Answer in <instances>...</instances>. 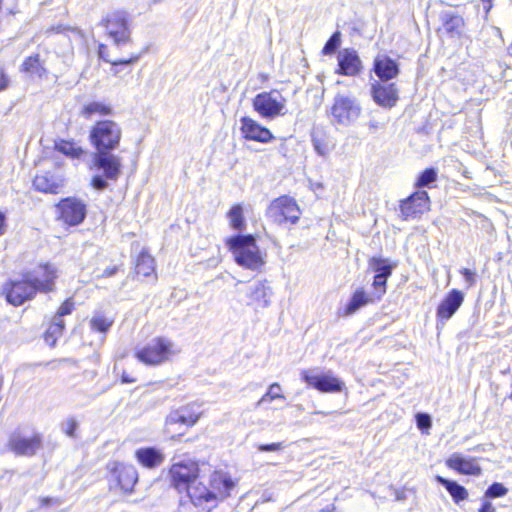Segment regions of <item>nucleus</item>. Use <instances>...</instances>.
<instances>
[{
    "label": "nucleus",
    "mask_w": 512,
    "mask_h": 512,
    "mask_svg": "<svg viewBox=\"0 0 512 512\" xmlns=\"http://www.w3.org/2000/svg\"><path fill=\"white\" fill-rule=\"evenodd\" d=\"M437 180V171L434 168L425 169L417 179V188L430 187Z\"/></svg>",
    "instance_id": "ea45409f"
},
{
    "label": "nucleus",
    "mask_w": 512,
    "mask_h": 512,
    "mask_svg": "<svg viewBox=\"0 0 512 512\" xmlns=\"http://www.w3.org/2000/svg\"><path fill=\"white\" fill-rule=\"evenodd\" d=\"M64 328H65L64 321L56 320V318L53 317V319L45 333L46 343L53 347L56 344L57 339L62 336Z\"/></svg>",
    "instance_id": "473e14b6"
},
{
    "label": "nucleus",
    "mask_w": 512,
    "mask_h": 512,
    "mask_svg": "<svg viewBox=\"0 0 512 512\" xmlns=\"http://www.w3.org/2000/svg\"><path fill=\"white\" fill-rule=\"evenodd\" d=\"M361 113L359 103L353 97L337 94L330 109L332 119L337 124L348 126L356 121Z\"/></svg>",
    "instance_id": "1a4fd4ad"
},
{
    "label": "nucleus",
    "mask_w": 512,
    "mask_h": 512,
    "mask_svg": "<svg viewBox=\"0 0 512 512\" xmlns=\"http://www.w3.org/2000/svg\"><path fill=\"white\" fill-rule=\"evenodd\" d=\"M461 274L463 275L465 282L467 283L468 287H471L476 282V274L475 272L469 270V269H462Z\"/></svg>",
    "instance_id": "09e8293b"
},
{
    "label": "nucleus",
    "mask_w": 512,
    "mask_h": 512,
    "mask_svg": "<svg viewBox=\"0 0 512 512\" xmlns=\"http://www.w3.org/2000/svg\"><path fill=\"white\" fill-rule=\"evenodd\" d=\"M226 244L239 266L252 271H257L264 266L266 253L260 250L254 236H233L227 239Z\"/></svg>",
    "instance_id": "7ed1b4c3"
},
{
    "label": "nucleus",
    "mask_w": 512,
    "mask_h": 512,
    "mask_svg": "<svg viewBox=\"0 0 512 512\" xmlns=\"http://www.w3.org/2000/svg\"><path fill=\"white\" fill-rule=\"evenodd\" d=\"M92 162L94 167L103 173V175H95L91 181L92 187L98 191L108 187V180L116 181L121 175V158L113 151H95Z\"/></svg>",
    "instance_id": "20e7f679"
},
{
    "label": "nucleus",
    "mask_w": 512,
    "mask_h": 512,
    "mask_svg": "<svg viewBox=\"0 0 512 512\" xmlns=\"http://www.w3.org/2000/svg\"><path fill=\"white\" fill-rule=\"evenodd\" d=\"M73 309L74 302L71 298H69L61 304L54 317L56 320H63V316L71 314Z\"/></svg>",
    "instance_id": "c03bdc74"
},
{
    "label": "nucleus",
    "mask_w": 512,
    "mask_h": 512,
    "mask_svg": "<svg viewBox=\"0 0 512 512\" xmlns=\"http://www.w3.org/2000/svg\"><path fill=\"white\" fill-rule=\"evenodd\" d=\"M272 288L266 280H258L251 284L247 290V297L250 299L249 305H255L257 308H267L270 305Z\"/></svg>",
    "instance_id": "a211bd4d"
},
{
    "label": "nucleus",
    "mask_w": 512,
    "mask_h": 512,
    "mask_svg": "<svg viewBox=\"0 0 512 512\" xmlns=\"http://www.w3.org/2000/svg\"><path fill=\"white\" fill-rule=\"evenodd\" d=\"M33 185L38 191L57 194L63 187V180L54 173L44 172L35 176Z\"/></svg>",
    "instance_id": "b1692460"
},
{
    "label": "nucleus",
    "mask_w": 512,
    "mask_h": 512,
    "mask_svg": "<svg viewBox=\"0 0 512 512\" xmlns=\"http://www.w3.org/2000/svg\"><path fill=\"white\" fill-rule=\"evenodd\" d=\"M108 35L120 47L130 41V31L126 16L123 12H116L103 20Z\"/></svg>",
    "instance_id": "ddd939ff"
},
{
    "label": "nucleus",
    "mask_w": 512,
    "mask_h": 512,
    "mask_svg": "<svg viewBox=\"0 0 512 512\" xmlns=\"http://www.w3.org/2000/svg\"><path fill=\"white\" fill-rule=\"evenodd\" d=\"M111 113L112 108L109 105L96 101L85 104L80 112L85 118H90L94 114L110 115Z\"/></svg>",
    "instance_id": "72a5a7b5"
},
{
    "label": "nucleus",
    "mask_w": 512,
    "mask_h": 512,
    "mask_svg": "<svg viewBox=\"0 0 512 512\" xmlns=\"http://www.w3.org/2000/svg\"><path fill=\"white\" fill-rule=\"evenodd\" d=\"M416 422L420 430H428L431 427V417L428 414L418 413Z\"/></svg>",
    "instance_id": "49530a36"
},
{
    "label": "nucleus",
    "mask_w": 512,
    "mask_h": 512,
    "mask_svg": "<svg viewBox=\"0 0 512 512\" xmlns=\"http://www.w3.org/2000/svg\"><path fill=\"white\" fill-rule=\"evenodd\" d=\"M430 210V199L426 191H416L401 201L400 213L403 220L417 218Z\"/></svg>",
    "instance_id": "4468645a"
},
{
    "label": "nucleus",
    "mask_w": 512,
    "mask_h": 512,
    "mask_svg": "<svg viewBox=\"0 0 512 512\" xmlns=\"http://www.w3.org/2000/svg\"><path fill=\"white\" fill-rule=\"evenodd\" d=\"M8 78L5 75L2 67H0V91L4 90L8 86Z\"/></svg>",
    "instance_id": "3c124183"
},
{
    "label": "nucleus",
    "mask_w": 512,
    "mask_h": 512,
    "mask_svg": "<svg viewBox=\"0 0 512 512\" xmlns=\"http://www.w3.org/2000/svg\"><path fill=\"white\" fill-rule=\"evenodd\" d=\"M508 489L501 483H493L485 492L487 498H497L506 495Z\"/></svg>",
    "instance_id": "37998d69"
},
{
    "label": "nucleus",
    "mask_w": 512,
    "mask_h": 512,
    "mask_svg": "<svg viewBox=\"0 0 512 512\" xmlns=\"http://www.w3.org/2000/svg\"><path fill=\"white\" fill-rule=\"evenodd\" d=\"M339 73L346 76H354L361 70V60L356 51L344 49L338 54Z\"/></svg>",
    "instance_id": "4be33fe9"
},
{
    "label": "nucleus",
    "mask_w": 512,
    "mask_h": 512,
    "mask_svg": "<svg viewBox=\"0 0 512 512\" xmlns=\"http://www.w3.org/2000/svg\"><path fill=\"white\" fill-rule=\"evenodd\" d=\"M257 449L260 452H276L283 449V443L260 444Z\"/></svg>",
    "instance_id": "de8ad7c7"
},
{
    "label": "nucleus",
    "mask_w": 512,
    "mask_h": 512,
    "mask_svg": "<svg viewBox=\"0 0 512 512\" xmlns=\"http://www.w3.org/2000/svg\"><path fill=\"white\" fill-rule=\"evenodd\" d=\"M237 481L223 471H215L210 476V488L198 483L189 492V499L196 512H210L220 501L230 497Z\"/></svg>",
    "instance_id": "f03ea898"
},
{
    "label": "nucleus",
    "mask_w": 512,
    "mask_h": 512,
    "mask_svg": "<svg viewBox=\"0 0 512 512\" xmlns=\"http://www.w3.org/2000/svg\"><path fill=\"white\" fill-rule=\"evenodd\" d=\"M230 225L234 230L242 231L245 229V219L243 216V208L240 204L231 207L228 212Z\"/></svg>",
    "instance_id": "c9c22d12"
},
{
    "label": "nucleus",
    "mask_w": 512,
    "mask_h": 512,
    "mask_svg": "<svg viewBox=\"0 0 512 512\" xmlns=\"http://www.w3.org/2000/svg\"><path fill=\"white\" fill-rule=\"evenodd\" d=\"M135 455L137 460L147 468L159 466L164 461L163 454L153 447L138 449Z\"/></svg>",
    "instance_id": "a878e982"
},
{
    "label": "nucleus",
    "mask_w": 512,
    "mask_h": 512,
    "mask_svg": "<svg viewBox=\"0 0 512 512\" xmlns=\"http://www.w3.org/2000/svg\"><path fill=\"white\" fill-rule=\"evenodd\" d=\"M113 323V317L108 316L104 312L98 311L95 312L94 315L92 316L89 325L93 331L106 333L109 331Z\"/></svg>",
    "instance_id": "2f4dec72"
},
{
    "label": "nucleus",
    "mask_w": 512,
    "mask_h": 512,
    "mask_svg": "<svg viewBox=\"0 0 512 512\" xmlns=\"http://www.w3.org/2000/svg\"><path fill=\"white\" fill-rule=\"evenodd\" d=\"M112 473L125 493H130L138 481V473L134 466L123 463H114Z\"/></svg>",
    "instance_id": "6ab92c4d"
},
{
    "label": "nucleus",
    "mask_w": 512,
    "mask_h": 512,
    "mask_svg": "<svg viewBox=\"0 0 512 512\" xmlns=\"http://www.w3.org/2000/svg\"><path fill=\"white\" fill-rule=\"evenodd\" d=\"M281 392L282 388L279 383L271 384L267 392L256 403V407H261L266 402H271L277 399H285V396Z\"/></svg>",
    "instance_id": "58836bf2"
},
{
    "label": "nucleus",
    "mask_w": 512,
    "mask_h": 512,
    "mask_svg": "<svg viewBox=\"0 0 512 512\" xmlns=\"http://www.w3.org/2000/svg\"><path fill=\"white\" fill-rule=\"evenodd\" d=\"M180 353L176 344L168 338L157 337L136 351L139 361L146 365H159Z\"/></svg>",
    "instance_id": "423d86ee"
},
{
    "label": "nucleus",
    "mask_w": 512,
    "mask_h": 512,
    "mask_svg": "<svg viewBox=\"0 0 512 512\" xmlns=\"http://www.w3.org/2000/svg\"><path fill=\"white\" fill-rule=\"evenodd\" d=\"M172 486L179 492H187L197 484H194L199 476L198 463L191 459H184L173 463L169 471Z\"/></svg>",
    "instance_id": "0eeeda50"
},
{
    "label": "nucleus",
    "mask_w": 512,
    "mask_h": 512,
    "mask_svg": "<svg viewBox=\"0 0 512 512\" xmlns=\"http://www.w3.org/2000/svg\"><path fill=\"white\" fill-rule=\"evenodd\" d=\"M199 414L195 409V405H186L170 412L166 419V425L181 424L187 427L192 426L198 421Z\"/></svg>",
    "instance_id": "412c9836"
},
{
    "label": "nucleus",
    "mask_w": 512,
    "mask_h": 512,
    "mask_svg": "<svg viewBox=\"0 0 512 512\" xmlns=\"http://www.w3.org/2000/svg\"><path fill=\"white\" fill-rule=\"evenodd\" d=\"M301 378L308 386L323 393L340 392L344 386V383L331 371L321 372L319 368L303 370Z\"/></svg>",
    "instance_id": "9b49d317"
},
{
    "label": "nucleus",
    "mask_w": 512,
    "mask_h": 512,
    "mask_svg": "<svg viewBox=\"0 0 512 512\" xmlns=\"http://www.w3.org/2000/svg\"><path fill=\"white\" fill-rule=\"evenodd\" d=\"M122 382H124V383H132V382H134V380L130 379L127 375L123 374L122 375Z\"/></svg>",
    "instance_id": "4d7b16f0"
},
{
    "label": "nucleus",
    "mask_w": 512,
    "mask_h": 512,
    "mask_svg": "<svg viewBox=\"0 0 512 512\" xmlns=\"http://www.w3.org/2000/svg\"><path fill=\"white\" fill-rule=\"evenodd\" d=\"M98 53H99V57L101 59H103L104 61L109 62V63L112 64V66H113L112 67V72L115 75L119 74V70L117 69V67L119 65H129V64H132V63H134V62H136L138 60V56H133V57H131L129 59H120V60H117V61L110 60L108 58V55H107V46H105L103 44H101L99 46Z\"/></svg>",
    "instance_id": "4c0bfd02"
},
{
    "label": "nucleus",
    "mask_w": 512,
    "mask_h": 512,
    "mask_svg": "<svg viewBox=\"0 0 512 512\" xmlns=\"http://www.w3.org/2000/svg\"><path fill=\"white\" fill-rule=\"evenodd\" d=\"M301 214L295 199L287 195L274 199L267 209L268 217L277 224L284 222L295 224L298 222Z\"/></svg>",
    "instance_id": "6e6552de"
},
{
    "label": "nucleus",
    "mask_w": 512,
    "mask_h": 512,
    "mask_svg": "<svg viewBox=\"0 0 512 512\" xmlns=\"http://www.w3.org/2000/svg\"><path fill=\"white\" fill-rule=\"evenodd\" d=\"M270 500H271L270 496H266L265 494L263 495V502H267V501H270Z\"/></svg>",
    "instance_id": "bf43d9fd"
},
{
    "label": "nucleus",
    "mask_w": 512,
    "mask_h": 512,
    "mask_svg": "<svg viewBox=\"0 0 512 512\" xmlns=\"http://www.w3.org/2000/svg\"><path fill=\"white\" fill-rule=\"evenodd\" d=\"M57 208L60 213V219L71 226L82 223L87 213L86 204L74 197L61 200Z\"/></svg>",
    "instance_id": "f8f14e48"
},
{
    "label": "nucleus",
    "mask_w": 512,
    "mask_h": 512,
    "mask_svg": "<svg viewBox=\"0 0 512 512\" xmlns=\"http://www.w3.org/2000/svg\"><path fill=\"white\" fill-rule=\"evenodd\" d=\"M253 107L264 118H275L286 112V99L276 90L262 92L253 99Z\"/></svg>",
    "instance_id": "9d476101"
},
{
    "label": "nucleus",
    "mask_w": 512,
    "mask_h": 512,
    "mask_svg": "<svg viewBox=\"0 0 512 512\" xmlns=\"http://www.w3.org/2000/svg\"><path fill=\"white\" fill-rule=\"evenodd\" d=\"M464 296L459 290H452L437 308V317L442 320L450 319L463 303Z\"/></svg>",
    "instance_id": "5701e85b"
},
{
    "label": "nucleus",
    "mask_w": 512,
    "mask_h": 512,
    "mask_svg": "<svg viewBox=\"0 0 512 512\" xmlns=\"http://www.w3.org/2000/svg\"><path fill=\"white\" fill-rule=\"evenodd\" d=\"M436 480L438 483H440L447 489V491L452 496L455 502L458 503L467 498V490L463 486L459 485L457 482L447 480L442 476H437Z\"/></svg>",
    "instance_id": "c756f323"
},
{
    "label": "nucleus",
    "mask_w": 512,
    "mask_h": 512,
    "mask_svg": "<svg viewBox=\"0 0 512 512\" xmlns=\"http://www.w3.org/2000/svg\"><path fill=\"white\" fill-rule=\"evenodd\" d=\"M66 425H67V428L65 431H66L67 435L73 437L75 434V431L78 427L77 422L74 419H70L67 421Z\"/></svg>",
    "instance_id": "8fccbe9b"
},
{
    "label": "nucleus",
    "mask_w": 512,
    "mask_h": 512,
    "mask_svg": "<svg viewBox=\"0 0 512 512\" xmlns=\"http://www.w3.org/2000/svg\"><path fill=\"white\" fill-rule=\"evenodd\" d=\"M57 278L55 266L46 264L23 275L20 280L10 281L4 286L7 301L19 306L31 300L38 291L50 292L54 289V280Z\"/></svg>",
    "instance_id": "f257e3e1"
},
{
    "label": "nucleus",
    "mask_w": 512,
    "mask_h": 512,
    "mask_svg": "<svg viewBox=\"0 0 512 512\" xmlns=\"http://www.w3.org/2000/svg\"><path fill=\"white\" fill-rule=\"evenodd\" d=\"M446 465L466 475H480L481 473V468L473 459H466L458 454L450 456L446 461Z\"/></svg>",
    "instance_id": "393cba45"
},
{
    "label": "nucleus",
    "mask_w": 512,
    "mask_h": 512,
    "mask_svg": "<svg viewBox=\"0 0 512 512\" xmlns=\"http://www.w3.org/2000/svg\"><path fill=\"white\" fill-rule=\"evenodd\" d=\"M370 268L376 273L384 277H389L394 268L387 259L373 257L369 261Z\"/></svg>",
    "instance_id": "e433bc0d"
},
{
    "label": "nucleus",
    "mask_w": 512,
    "mask_h": 512,
    "mask_svg": "<svg viewBox=\"0 0 512 512\" xmlns=\"http://www.w3.org/2000/svg\"><path fill=\"white\" fill-rule=\"evenodd\" d=\"M22 68L23 71L30 74L31 76L41 77L45 73V69L39 59L38 54L28 57L24 61Z\"/></svg>",
    "instance_id": "f704fd0d"
},
{
    "label": "nucleus",
    "mask_w": 512,
    "mask_h": 512,
    "mask_svg": "<svg viewBox=\"0 0 512 512\" xmlns=\"http://www.w3.org/2000/svg\"><path fill=\"white\" fill-rule=\"evenodd\" d=\"M373 69L382 82L396 78L400 72L397 62L387 55H378L374 60Z\"/></svg>",
    "instance_id": "aec40b11"
},
{
    "label": "nucleus",
    "mask_w": 512,
    "mask_h": 512,
    "mask_svg": "<svg viewBox=\"0 0 512 512\" xmlns=\"http://www.w3.org/2000/svg\"><path fill=\"white\" fill-rule=\"evenodd\" d=\"M240 131L242 136L249 141L269 143L274 139V136L269 129L261 126L250 117H242L240 119Z\"/></svg>",
    "instance_id": "2eb2a0df"
},
{
    "label": "nucleus",
    "mask_w": 512,
    "mask_h": 512,
    "mask_svg": "<svg viewBox=\"0 0 512 512\" xmlns=\"http://www.w3.org/2000/svg\"><path fill=\"white\" fill-rule=\"evenodd\" d=\"M341 44V33L339 31L334 32L331 37L328 39L326 44L323 47V54L331 55L336 52Z\"/></svg>",
    "instance_id": "a19ab883"
},
{
    "label": "nucleus",
    "mask_w": 512,
    "mask_h": 512,
    "mask_svg": "<svg viewBox=\"0 0 512 512\" xmlns=\"http://www.w3.org/2000/svg\"><path fill=\"white\" fill-rule=\"evenodd\" d=\"M479 512H495V508L491 502L485 501L482 504V507L480 508Z\"/></svg>",
    "instance_id": "864d4df0"
},
{
    "label": "nucleus",
    "mask_w": 512,
    "mask_h": 512,
    "mask_svg": "<svg viewBox=\"0 0 512 512\" xmlns=\"http://www.w3.org/2000/svg\"><path fill=\"white\" fill-rule=\"evenodd\" d=\"M483 3H484L485 12L488 13L492 8V1H485Z\"/></svg>",
    "instance_id": "6e6d98bb"
},
{
    "label": "nucleus",
    "mask_w": 512,
    "mask_h": 512,
    "mask_svg": "<svg viewBox=\"0 0 512 512\" xmlns=\"http://www.w3.org/2000/svg\"><path fill=\"white\" fill-rule=\"evenodd\" d=\"M371 92L374 101L384 108L394 107L399 100V89L394 83L386 84L375 81L372 84Z\"/></svg>",
    "instance_id": "dca6fc26"
},
{
    "label": "nucleus",
    "mask_w": 512,
    "mask_h": 512,
    "mask_svg": "<svg viewBox=\"0 0 512 512\" xmlns=\"http://www.w3.org/2000/svg\"><path fill=\"white\" fill-rule=\"evenodd\" d=\"M116 272H117L116 266L108 267L103 271L101 276L102 277H111V276L115 275Z\"/></svg>",
    "instance_id": "5fc2aeb1"
},
{
    "label": "nucleus",
    "mask_w": 512,
    "mask_h": 512,
    "mask_svg": "<svg viewBox=\"0 0 512 512\" xmlns=\"http://www.w3.org/2000/svg\"><path fill=\"white\" fill-rule=\"evenodd\" d=\"M122 137L120 125L112 120L98 121L90 130L89 139L95 151H114Z\"/></svg>",
    "instance_id": "39448f33"
},
{
    "label": "nucleus",
    "mask_w": 512,
    "mask_h": 512,
    "mask_svg": "<svg viewBox=\"0 0 512 512\" xmlns=\"http://www.w3.org/2000/svg\"><path fill=\"white\" fill-rule=\"evenodd\" d=\"M443 27L445 31L451 36L460 35V29L464 25V20L461 16L451 13L444 12L441 15Z\"/></svg>",
    "instance_id": "cd10ccee"
},
{
    "label": "nucleus",
    "mask_w": 512,
    "mask_h": 512,
    "mask_svg": "<svg viewBox=\"0 0 512 512\" xmlns=\"http://www.w3.org/2000/svg\"><path fill=\"white\" fill-rule=\"evenodd\" d=\"M334 510H335V507L332 506L331 508L322 509L319 512H334Z\"/></svg>",
    "instance_id": "13d9d810"
},
{
    "label": "nucleus",
    "mask_w": 512,
    "mask_h": 512,
    "mask_svg": "<svg viewBox=\"0 0 512 512\" xmlns=\"http://www.w3.org/2000/svg\"><path fill=\"white\" fill-rule=\"evenodd\" d=\"M315 414L327 415V413L316 411Z\"/></svg>",
    "instance_id": "052dcab7"
},
{
    "label": "nucleus",
    "mask_w": 512,
    "mask_h": 512,
    "mask_svg": "<svg viewBox=\"0 0 512 512\" xmlns=\"http://www.w3.org/2000/svg\"><path fill=\"white\" fill-rule=\"evenodd\" d=\"M388 277H384L381 275H375L373 286L378 292V299L381 298V296L386 292L385 286L387 282Z\"/></svg>",
    "instance_id": "a18cd8bd"
},
{
    "label": "nucleus",
    "mask_w": 512,
    "mask_h": 512,
    "mask_svg": "<svg viewBox=\"0 0 512 512\" xmlns=\"http://www.w3.org/2000/svg\"><path fill=\"white\" fill-rule=\"evenodd\" d=\"M41 442L39 435L27 438L19 433H14L9 439V446L17 455L32 456L41 447Z\"/></svg>",
    "instance_id": "f3484780"
},
{
    "label": "nucleus",
    "mask_w": 512,
    "mask_h": 512,
    "mask_svg": "<svg viewBox=\"0 0 512 512\" xmlns=\"http://www.w3.org/2000/svg\"><path fill=\"white\" fill-rule=\"evenodd\" d=\"M510 398L512 399V393H511V396H510Z\"/></svg>",
    "instance_id": "680f3d73"
},
{
    "label": "nucleus",
    "mask_w": 512,
    "mask_h": 512,
    "mask_svg": "<svg viewBox=\"0 0 512 512\" xmlns=\"http://www.w3.org/2000/svg\"><path fill=\"white\" fill-rule=\"evenodd\" d=\"M312 144L314 147V150L317 152V154L321 156H326L330 152V148L324 138L319 137L315 134L312 135Z\"/></svg>",
    "instance_id": "79ce46f5"
},
{
    "label": "nucleus",
    "mask_w": 512,
    "mask_h": 512,
    "mask_svg": "<svg viewBox=\"0 0 512 512\" xmlns=\"http://www.w3.org/2000/svg\"><path fill=\"white\" fill-rule=\"evenodd\" d=\"M372 302V299L363 289H357L345 307V315H352L363 306Z\"/></svg>",
    "instance_id": "c85d7f7f"
},
{
    "label": "nucleus",
    "mask_w": 512,
    "mask_h": 512,
    "mask_svg": "<svg viewBox=\"0 0 512 512\" xmlns=\"http://www.w3.org/2000/svg\"><path fill=\"white\" fill-rule=\"evenodd\" d=\"M6 228H7L6 215L0 211V236L5 234Z\"/></svg>",
    "instance_id": "603ef678"
},
{
    "label": "nucleus",
    "mask_w": 512,
    "mask_h": 512,
    "mask_svg": "<svg viewBox=\"0 0 512 512\" xmlns=\"http://www.w3.org/2000/svg\"><path fill=\"white\" fill-rule=\"evenodd\" d=\"M154 270H155L154 258L145 251L141 252L136 260V265H135L136 273L138 275L148 277L152 273H154Z\"/></svg>",
    "instance_id": "7c9ffc66"
},
{
    "label": "nucleus",
    "mask_w": 512,
    "mask_h": 512,
    "mask_svg": "<svg viewBox=\"0 0 512 512\" xmlns=\"http://www.w3.org/2000/svg\"><path fill=\"white\" fill-rule=\"evenodd\" d=\"M55 150L72 159H79L86 154L76 142L59 140L55 142Z\"/></svg>",
    "instance_id": "bb28decb"
}]
</instances>
